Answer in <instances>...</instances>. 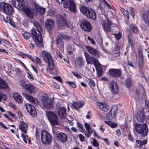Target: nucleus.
I'll use <instances>...</instances> for the list:
<instances>
[{
	"instance_id": "55",
	"label": "nucleus",
	"mask_w": 149,
	"mask_h": 149,
	"mask_svg": "<svg viewBox=\"0 0 149 149\" xmlns=\"http://www.w3.org/2000/svg\"><path fill=\"white\" fill-rule=\"evenodd\" d=\"M72 73L73 75L78 78H81L82 77L78 73L76 72H72Z\"/></svg>"
},
{
	"instance_id": "48",
	"label": "nucleus",
	"mask_w": 149,
	"mask_h": 149,
	"mask_svg": "<svg viewBox=\"0 0 149 149\" xmlns=\"http://www.w3.org/2000/svg\"><path fill=\"white\" fill-rule=\"evenodd\" d=\"M21 136L24 142L26 143H27V140L28 139L29 137L27 135H25L24 134L22 133L21 134Z\"/></svg>"
},
{
	"instance_id": "8",
	"label": "nucleus",
	"mask_w": 149,
	"mask_h": 149,
	"mask_svg": "<svg viewBox=\"0 0 149 149\" xmlns=\"http://www.w3.org/2000/svg\"><path fill=\"white\" fill-rule=\"evenodd\" d=\"M56 19L58 29H62L64 28L67 23L65 18L60 15H57L56 16Z\"/></svg>"
},
{
	"instance_id": "28",
	"label": "nucleus",
	"mask_w": 149,
	"mask_h": 149,
	"mask_svg": "<svg viewBox=\"0 0 149 149\" xmlns=\"http://www.w3.org/2000/svg\"><path fill=\"white\" fill-rule=\"evenodd\" d=\"M86 17L89 19L95 20L97 18V15L95 10L91 8Z\"/></svg>"
},
{
	"instance_id": "1",
	"label": "nucleus",
	"mask_w": 149,
	"mask_h": 149,
	"mask_svg": "<svg viewBox=\"0 0 149 149\" xmlns=\"http://www.w3.org/2000/svg\"><path fill=\"white\" fill-rule=\"evenodd\" d=\"M31 34L36 45L42 47L43 46L42 38L40 31L38 29H34L31 31Z\"/></svg>"
},
{
	"instance_id": "14",
	"label": "nucleus",
	"mask_w": 149,
	"mask_h": 149,
	"mask_svg": "<svg viewBox=\"0 0 149 149\" xmlns=\"http://www.w3.org/2000/svg\"><path fill=\"white\" fill-rule=\"evenodd\" d=\"M109 87L111 93L113 94H116L119 92V88L116 83L114 81H111L109 83Z\"/></svg>"
},
{
	"instance_id": "10",
	"label": "nucleus",
	"mask_w": 149,
	"mask_h": 149,
	"mask_svg": "<svg viewBox=\"0 0 149 149\" xmlns=\"http://www.w3.org/2000/svg\"><path fill=\"white\" fill-rule=\"evenodd\" d=\"M107 22H104L102 25L104 30L106 32L107 35L110 36L112 34V31H111L110 26L112 25L113 24L110 20L107 19Z\"/></svg>"
},
{
	"instance_id": "61",
	"label": "nucleus",
	"mask_w": 149,
	"mask_h": 149,
	"mask_svg": "<svg viewBox=\"0 0 149 149\" xmlns=\"http://www.w3.org/2000/svg\"><path fill=\"white\" fill-rule=\"evenodd\" d=\"M114 48L116 52H119L120 49V47L119 45H115Z\"/></svg>"
},
{
	"instance_id": "3",
	"label": "nucleus",
	"mask_w": 149,
	"mask_h": 149,
	"mask_svg": "<svg viewBox=\"0 0 149 149\" xmlns=\"http://www.w3.org/2000/svg\"><path fill=\"white\" fill-rule=\"evenodd\" d=\"M135 129L136 132L140 134L143 137H145L147 134L148 128L145 124H136Z\"/></svg>"
},
{
	"instance_id": "21",
	"label": "nucleus",
	"mask_w": 149,
	"mask_h": 149,
	"mask_svg": "<svg viewBox=\"0 0 149 149\" xmlns=\"http://www.w3.org/2000/svg\"><path fill=\"white\" fill-rule=\"evenodd\" d=\"M84 104V102L82 101H79L78 102L73 101L72 104V107L73 108L77 110L82 108Z\"/></svg>"
},
{
	"instance_id": "43",
	"label": "nucleus",
	"mask_w": 149,
	"mask_h": 149,
	"mask_svg": "<svg viewBox=\"0 0 149 149\" xmlns=\"http://www.w3.org/2000/svg\"><path fill=\"white\" fill-rule=\"evenodd\" d=\"M48 63L47 67L50 70H53L55 68V65L54 64L53 60L51 61H49L47 62Z\"/></svg>"
},
{
	"instance_id": "11",
	"label": "nucleus",
	"mask_w": 149,
	"mask_h": 149,
	"mask_svg": "<svg viewBox=\"0 0 149 149\" xmlns=\"http://www.w3.org/2000/svg\"><path fill=\"white\" fill-rule=\"evenodd\" d=\"M81 28L84 31L90 32L92 29V26L90 22L86 20H83L80 22Z\"/></svg>"
},
{
	"instance_id": "13",
	"label": "nucleus",
	"mask_w": 149,
	"mask_h": 149,
	"mask_svg": "<svg viewBox=\"0 0 149 149\" xmlns=\"http://www.w3.org/2000/svg\"><path fill=\"white\" fill-rule=\"evenodd\" d=\"M84 54L86 57V62L88 64L92 63L94 65L96 64H97L99 61L95 57L93 56H91L87 52H84Z\"/></svg>"
},
{
	"instance_id": "26",
	"label": "nucleus",
	"mask_w": 149,
	"mask_h": 149,
	"mask_svg": "<svg viewBox=\"0 0 149 149\" xmlns=\"http://www.w3.org/2000/svg\"><path fill=\"white\" fill-rule=\"evenodd\" d=\"M24 87L26 90V92L30 94L34 93L35 91V88L31 84H25Z\"/></svg>"
},
{
	"instance_id": "24",
	"label": "nucleus",
	"mask_w": 149,
	"mask_h": 149,
	"mask_svg": "<svg viewBox=\"0 0 149 149\" xmlns=\"http://www.w3.org/2000/svg\"><path fill=\"white\" fill-rule=\"evenodd\" d=\"M42 55L44 60L47 62L49 61H51L52 60V58L50 54L47 52L44 51L42 52Z\"/></svg>"
},
{
	"instance_id": "38",
	"label": "nucleus",
	"mask_w": 149,
	"mask_h": 149,
	"mask_svg": "<svg viewBox=\"0 0 149 149\" xmlns=\"http://www.w3.org/2000/svg\"><path fill=\"white\" fill-rule=\"evenodd\" d=\"M13 97L15 100L18 103H21L23 102L22 97L17 93H14Z\"/></svg>"
},
{
	"instance_id": "41",
	"label": "nucleus",
	"mask_w": 149,
	"mask_h": 149,
	"mask_svg": "<svg viewBox=\"0 0 149 149\" xmlns=\"http://www.w3.org/2000/svg\"><path fill=\"white\" fill-rule=\"evenodd\" d=\"M77 63L81 66L83 65L85 62L83 58L81 56L79 57L76 60Z\"/></svg>"
},
{
	"instance_id": "32",
	"label": "nucleus",
	"mask_w": 149,
	"mask_h": 149,
	"mask_svg": "<svg viewBox=\"0 0 149 149\" xmlns=\"http://www.w3.org/2000/svg\"><path fill=\"white\" fill-rule=\"evenodd\" d=\"M22 94L26 98L30 101L32 104H36L37 102V100L26 93H23Z\"/></svg>"
},
{
	"instance_id": "22",
	"label": "nucleus",
	"mask_w": 149,
	"mask_h": 149,
	"mask_svg": "<svg viewBox=\"0 0 149 149\" xmlns=\"http://www.w3.org/2000/svg\"><path fill=\"white\" fill-rule=\"evenodd\" d=\"M28 125L23 121L20 122V125L19 126V128L22 132L24 134H26L27 133L28 130Z\"/></svg>"
},
{
	"instance_id": "15",
	"label": "nucleus",
	"mask_w": 149,
	"mask_h": 149,
	"mask_svg": "<svg viewBox=\"0 0 149 149\" xmlns=\"http://www.w3.org/2000/svg\"><path fill=\"white\" fill-rule=\"evenodd\" d=\"M118 107L116 106H113L110 112L106 114V118L109 120L114 118L116 116V113L118 111Z\"/></svg>"
},
{
	"instance_id": "59",
	"label": "nucleus",
	"mask_w": 149,
	"mask_h": 149,
	"mask_svg": "<svg viewBox=\"0 0 149 149\" xmlns=\"http://www.w3.org/2000/svg\"><path fill=\"white\" fill-rule=\"evenodd\" d=\"M89 83V84H91L92 86H94L95 85V83L94 81L91 79H88Z\"/></svg>"
},
{
	"instance_id": "7",
	"label": "nucleus",
	"mask_w": 149,
	"mask_h": 149,
	"mask_svg": "<svg viewBox=\"0 0 149 149\" xmlns=\"http://www.w3.org/2000/svg\"><path fill=\"white\" fill-rule=\"evenodd\" d=\"M41 102L42 107L43 108H46L47 109H50L52 108L54 103L51 99L44 97H42Z\"/></svg>"
},
{
	"instance_id": "40",
	"label": "nucleus",
	"mask_w": 149,
	"mask_h": 149,
	"mask_svg": "<svg viewBox=\"0 0 149 149\" xmlns=\"http://www.w3.org/2000/svg\"><path fill=\"white\" fill-rule=\"evenodd\" d=\"M58 35L62 39L67 41L70 40L71 39V38L70 36L64 34L60 33Z\"/></svg>"
},
{
	"instance_id": "33",
	"label": "nucleus",
	"mask_w": 149,
	"mask_h": 149,
	"mask_svg": "<svg viewBox=\"0 0 149 149\" xmlns=\"http://www.w3.org/2000/svg\"><path fill=\"white\" fill-rule=\"evenodd\" d=\"M136 141L137 144L135 146V148H139L140 149H141V146L143 145H145L147 143V140H145L143 141L136 140Z\"/></svg>"
},
{
	"instance_id": "34",
	"label": "nucleus",
	"mask_w": 149,
	"mask_h": 149,
	"mask_svg": "<svg viewBox=\"0 0 149 149\" xmlns=\"http://www.w3.org/2000/svg\"><path fill=\"white\" fill-rule=\"evenodd\" d=\"M97 104L104 111L107 112L109 109V107L106 104H104L102 102H97Z\"/></svg>"
},
{
	"instance_id": "49",
	"label": "nucleus",
	"mask_w": 149,
	"mask_h": 149,
	"mask_svg": "<svg viewBox=\"0 0 149 149\" xmlns=\"http://www.w3.org/2000/svg\"><path fill=\"white\" fill-rule=\"evenodd\" d=\"M77 125L78 127L79 128L80 131L81 132H83L85 130V129L83 126L80 123L77 122Z\"/></svg>"
},
{
	"instance_id": "17",
	"label": "nucleus",
	"mask_w": 149,
	"mask_h": 149,
	"mask_svg": "<svg viewBox=\"0 0 149 149\" xmlns=\"http://www.w3.org/2000/svg\"><path fill=\"white\" fill-rule=\"evenodd\" d=\"M109 73L110 75L115 77H119L121 75V71L118 69H110Z\"/></svg>"
},
{
	"instance_id": "46",
	"label": "nucleus",
	"mask_w": 149,
	"mask_h": 149,
	"mask_svg": "<svg viewBox=\"0 0 149 149\" xmlns=\"http://www.w3.org/2000/svg\"><path fill=\"white\" fill-rule=\"evenodd\" d=\"M123 11V14L125 17H126L128 19L129 17V14L128 11L125 10L123 8H122L121 10Z\"/></svg>"
},
{
	"instance_id": "42",
	"label": "nucleus",
	"mask_w": 149,
	"mask_h": 149,
	"mask_svg": "<svg viewBox=\"0 0 149 149\" xmlns=\"http://www.w3.org/2000/svg\"><path fill=\"white\" fill-rule=\"evenodd\" d=\"M4 21L6 23H8L10 24L13 26L15 27L14 23L9 17H6V18L4 19Z\"/></svg>"
},
{
	"instance_id": "19",
	"label": "nucleus",
	"mask_w": 149,
	"mask_h": 149,
	"mask_svg": "<svg viewBox=\"0 0 149 149\" xmlns=\"http://www.w3.org/2000/svg\"><path fill=\"white\" fill-rule=\"evenodd\" d=\"M57 138L58 141L64 143L67 140V136L65 133L61 132L57 134Z\"/></svg>"
},
{
	"instance_id": "9",
	"label": "nucleus",
	"mask_w": 149,
	"mask_h": 149,
	"mask_svg": "<svg viewBox=\"0 0 149 149\" xmlns=\"http://www.w3.org/2000/svg\"><path fill=\"white\" fill-rule=\"evenodd\" d=\"M45 27L50 34L52 33V30L54 28V23L53 20L47 19L45 23Z\"/></svg>"
},
{
	"instance_id": "20",
	"label": "nucleus",
	"mask_w": 149,
	"mask_h": 149,
	"mask_svg": "<svg viewBox=\"0 0 149 149\" xmlns=\"http://www.w3.org/2000/svg\"><path fill=\"white\" fill-rule=\"evenodd\" d=\"M33 6L35 8L36 11L40 15H43L45 14L46 11L45 8L40 6L36 3H34Z\"/></svg>"
},
{
	"instance_id": "37",
	"label": "nucleus",
	"mask_w": 149,
	"mask_h": 149,
	"mask_svg": "<svg viewBox=\"0 0 149 149\" xmlns=\"http://www.w3.org/2000/svg\"><path fill=\"white\" fill-rule=\"evenodd\" d=\"M128 40L129 44L132 48L134 47V37L130 33L128 35Z\"/></svg>"
},
{
	"instance_id": "57",
	"label": "nucleus",
	"mask_w": 149,
	"mask_h": 149,
	"mask_svg": "<svg viewBox=\"0 0 149 149\" xmlns=\"http://www.w3.org/2000/svg\"><path fill=\"white\" fill-rule=\"evenodd\" d=\"M8 113L9 115L12 117L13 118L15 119V120H16V117L14 114L13 113L11 112L10 111H8Z\"/></svg>"
},
{
	"instance_id": "27",
	"label": "nucleus",
	"mask_w": 149,
	"mask_h": 149,
	"mask_svg": "<svg viewBox=\"0 0 149 149\" xmlns=\"http://www.w3.org/2000/svg\"><path fill=\"white\" fill-rule=\"evenodd\" d=\"M91 8H88L85 6L83 5L81 6L80 10L81 12L86 17Z\"/></svg>"
},
{
	"instance_id": "56",
	"label": "nucleus",
	"mask_w": 149,
	"mask_h": 149,
	"mask_svg": "<svg viewBox=\"0 0 149 149\" xmlns=\"http://www.w3.org/2000/svg\"><path fill=\"white\" fill-rule=\"evenodd\" d=\"M84 125L87 131L91 129V125L87 123H85Z\"/></svg>"
},
{
	"instance_id": "45",
	"label": "nucleus",
	"mask_w": 149,
	"mask_h": 149,
	"mask_svg": "<svg viewBox=\"0 0 149 149\" xmlns=\"http://www.w3.org/2000/svg\"><path fill=\"white\" fill-rule=\"evenodd\" d=\"M26 109L28 112L31 110H32V109H34V107L31 105V104L29 103H26L25 105Z\"/></svg>"
},
{
	"instance_id": "12",
	"label": "nucleus",
	"mask_w": 149,
	"mask_h": 149,
	"mask_svg": "<svg viewBox=\"0 0 149 149\" xmlns=\"http://www.w3.org/2000/svg\"><path fill=\"white\" fill-rule=\"evenodd\" d=\"M13 5L17 9L23 10L25 8V2L24 0H11Z\"/></svg>"
},
{
	"instance_id": "54",
	"label": "nucleus",
	"mask_w": 149,
	"mask_h": 149,
	"mask_svg": "<svg viewBox=\"0 0 149 149\" xmlns=\"http://www.w3.org/2000/svg\"><path fill=\"white\" fill-rule=\"evenodd\" d=\"M67 83L70 86L72 87L73 88H75L76 87V84L73 82L68 81L67 82Z\"/></svg>"
},
{
	"instance_id": "53",
	"label": "nucleus",
	"mask_w": 149,
	"mask_h": 149,
	"mask_svg": "<svg viewBox=\"0 0 149 149\" xmlns=\"http://www.w3.org/2000/svg\"><path fill=\"white\" fill-rule=\"evenodd\" d=\"M33 25L37 28L41 29V27L39 23L36 21H35L33 23Z\"/></svg>"
},
{
	"instance_id": "18",
	"label": "nucleus",
	"mask_w": 149,
	"mask_h": 149,
	"mask_svg": "<svg viewBox=\"0 0 149 149\" xmlns=\"http://www.w3.org/2000/svg\"><path fill=\"white\" fill-rule=\"evenodd\" d=\"M145 118L143 111L141 110L137 112L136 116V118L138 122L139 123H143L145 120Z\"/></svg>"
},
{
	"instance_id": "39",
	"label": "nucleus",
	"mask_w": 149,
	"mask_h": 149,
	"mask_svg": "<svg viewBox=\"0 0 149 149\" xmlns=\"http://www.w3.org/2000/svg\"><path fill=\"white\" fill-rule=\"evenodd\" d=\"M126 85L127 88H130L132 85V78L131 77H128L126 79Z\"/></svg>"
},
{
	"instance_id": "29",
	"label": "nucleus",
	"mask_w": 149,
	"mask_h": 149,
	"mask_svg": "<svg viewBox=\"0 0 149 149\" xmlns=\"http://www.w3.org/2000/svg\"><path fill=\"white\" fill-rule=\"evenodd\" d=\"M142 17L144 23L149 26V9L146 13L143 14Z\"/></svg>"
},
{
	"instance_id": "60",
	"label": "nucleus",
	"mask_w": 149,
	"mask_h": 149,
	"mask_svg": "<svg viewBox=\"0 0 149 149\" xmlns=\"http://www.w3.org/2000/svg\"><path fill=\"white\" fill-rule=\"evenodd\" d=\"M128 139L130 141L132 142H134V141L135 140L134 139H133V137L130 134H128Z\"/></svg>"
},
{
	"instance_id": "25",
	"label": "nucleus",
	"mask_w": 149,
	"mask_h": 149,
	"mask_svg": "<svg viewBox=\"0 0 149 149\" xmlns=\"http://www.w3.org/2000/svg\"><path fill=\"white\" fill-rule=\"evenodd\" d=\"M138 55L139 57V66L140 68H141L143 66V62L144 61V58L142 51H139L138 52Z\"/></svg>"
},
{
	"instance_id": "47",
	"label": "nucleus",
	"mask_w": 149,
	"mask_h": 149,
	"mask_svg": "<svg viewBox=\"0 0 149 149\" xmlns=\"http://www.w3.org/2000/svg\"><path fill=\"white\" fill-rule=\"evenodd\" d=\"M23 36L25 39L28 40L31 37L30 34L27 32L24 33L23 34Z\"/></svg>"
},
{
	"instance_id": "6",
	"label": "nucleus",
	"mask_w": 149,
	"mask_h": 149,
	"mask_svg": "<svg viewBox=\"0 0 149 149\" xmlns=\"http://www.w3.org/2000/svg\"><path fill=\"white\" fill-rule=\"evenodd\" d=\"M63 3L65 8H68L73 13L76 12V5L73 0H64Z\"/></svg>"
},
{
	"instance_id": "2",
	"label": "nucleus",
	"mask_w": 149,
	"mask_h": 149,
	"mask_svg": "<svg viewBox=\"0 0 149 149\" xmlns=\"http://www.w3.org/2000/svg\"><path fill=\"white\" fill-rule=\"evenodd\" d=\"M45 115L52 125H59L58 117L55 112L51 111H47L45 112Z\"/></svg>"
},
{
	"instance_id": "52",
	"label": "nucleus",
	"mask_w": 149,
	"mask_h": 149,
	"mask_svg": "<svg viewBox=\"0 0 149 149\" xmlns=\"http://www.w3.org/2000/svg\"><path fill=\"white\" fill-rule=\"evenodd\" d=\"M121 34L120 32H118V33H114V36L117 40H119L120 39L121 37Z\"/></svg>"
},
{
	"instance_id": "5",
	"label": "nucleus",
	"mask_w": 149,
	"mask_h": 149,
	"mask_svg": "<svg viewBox=\"0 0 149 149\" xmlns=\"http://www.w3.org/2000/svg\"><path fill=\"white\" fill-rule=\"evenodd\" d=\"M0 10L8 15H11L14 12L12 6L4 2L0 3Z\"/></svg>"
},
{
	"instance_id": "23",
	"label": "nucleus",
	"mask_w": 149,
	"mask_h": 149,
	"mask_svg": "<svg viewBox=\"0 0 149 149\" xmlns=\"http://www.w3.org/2000/svg\"><path fill=\"white\" fill-rule=\"evenodd\" d=\"M24 12L27 16L30 19L33 18L34 11L30 8H26L24 10Z\"/></svg>"
},
{
	"instance_id": "64",
	"label": "nucleus",
	"mask_w": 149,
	"mask_h": 149,
	"mask_svg": "<svg viewBox=\"0 0 149 149\" xmlns=\"http://www.w3.org/2000/svg\"><path fill=\"white\" fill-rule=\"evenodd\" d=\"M35 61H36V63H37L40 64L42 62V61H41V59H40V58H39L38 57H36V60H35Z\"/></svg>"
},
{
	"instance_id": "16",
	"label": "nucleus",
	"mask_w": 149,
	"mask_h": 149,
	"mask_svg": "<svg viewBox=\"0 0 149 149\" xmlns=\"http://www.w3.org/2000/svg\"><path fill=\"white\" fill-rule=\"evenodd\" d=\"M85 47L87 50L88 52L92 55L97 58L100 57V54L97 50L88 46H85Z\"/></svg>"
},
{
	"instance_id": "44",
	"label": "nucleus",
	"mask_w": 149,
	"mask_h": 149,
	"mask_svg": "<svg viewBox=\"0 0 149 149\" xmlns=\"http://www.w3.org/2000/svg\"><path fill=\"white\" fill-rule=\"evenodd\" d=\"M130 29H131L133 32L137 33L138 31V29L136 26L134 24H132L130 25Z\"/></svg>"
},
{
	"instance_id": "63",
	"label": "nucleus",
	"mask_w": 149,
	"mask_h": 149,
	"mask_svg": "<svg viewBox=\"0 0 149 149\" xmlns=\"http://www.w3.org/2000/svg\"><path fill=\"white\" fill-rule=\"evenodd\" d=\"M36 139H40V136L39 135V132L37 131V130H36Z\"/></svg>"
},
{
	"instance_id": "30",
	"label": "nucleus",
	"mask_w": 149,
	"mask_h": 149,
	"mask_svg": "<svg viewBox=\"0 0 149 149\" xmlns=\"http://www.w3.org/2000/svg\"><path fill=\"white\" fill-rule=\"evenodd\" d=\"M66 109L64 107H60L58 109L57 113L59 116L61 118H65Z\"/></svg>"
},
{
	"instance_id": "50",
	"label": "nucleus",
	"mask_w": 149,
	"mask_h": 149,
	"mask_svg": "<svg viewBox=\"0 0 149 149\" xmlns=\"http://www.w3.org/2000/svg\"><path fill=\"white\" fill-rule=\"evenodd\" d=\"M29 113L33 116H34L37 114L36 110L34 107V109H32V110H30Z\"/></svg>"
},
{
	"instance_id": "4",
	"label": "nucleus",
	"mask_w": 149,
	"mask_h": 149,
	"mask_svg": "<svg viewBox=\"0 0 149 149\" xmlns=\"http://www.w3.org/2000/svg\"><path fill=\"white\" fill-rule=\"evenodd\" d=\"M41 136L42 142L45 144L48 145L52 141L51 135L47 131L42 130L41 131Z\"/></svg>"
},
{
	"instance_id": "36",
	"label": "nucleus",
	"mask_w": 149,
	"mask_h": 149,
	"mask_svg": "<svg viewBox=\"0 0 149 149\" xmlns=\"http://www.w3.org/2000/svg\"><path fill=\"white\" fill-rule=\"evenodd\" d=\"M8 88L6 81L0 77V89H7Z\"/></svg>"
},
{
	"instance_id": "58",
	"label": "nucleus",
	"mask_w": 149,
	"mask_h": 149,
	"mask_svg": "<svg viewBox=\"0 0 149 149\" xmlns=\"http://www.w3.org/2000/svg\"><path fill=\"white\" fill-rule=\"evenodd\" d=\"M110 126L111 128H114L117 127L118 126V125L116 123L112 122Z\"/></svg>"
},
{
	"instance_id": "31",
	"label": "nucleus",
	"mask_w": 149,
	"mask_h": 149,
	"mask_svg": "<svg viewBox=\"0 0 149 149\" xmlns=\"http://www.w3.org/2000/svg\"><path fill=\"white\" fill-rule=\"evenodd\" d=\"M56 43L58 47L59 48L62 49L64 46V42L62 40V39L58 35L56 40Z\"/></svg>"
},
{
	"instance_id": "35",
	"label": "nucleus",
	"mask_w": 149,
	"mask_h": 149,
	"mask_svg": "<svg viewBox=\"0 0 149 149\" xmlns=\"http://www.w3.org/2000/svg\"><path fill=\"white\" fill-rule=\"evenodd\" d=\"M95 66L96 68L98 76L100 77L101 76L102 72V68L99 62L97 63V64H96Z\"/></svg>"
},
{
	"instance_id": "51",
	"label": "nucleus",
	"mask_w": 149,
	"mask_h": 149,
	"mask_svg": "<svg viewBox=\"0 0 149 149\" xmlns=\"http://www.w3.org/2000/svg\"><path fill=\"white\" fill-rule=\"evenodd\" d=\"M92 143L94 146L97 147H98L99 145V143L95 138L93 139V141Z\"/></svg>"
},
{
	"instance_id": "62",
	"label": "nucleus",
	"mask_w": 149,
	"mask_h": 149,
	"mask_svg": "<svg viewBox=\"0 0 149 149\" xmlns=\"http://www.w3.org/2000/svg\"><path fill=\"white\" fill-rule=\"evenodd\" d=\"M79 140L81 141H84V136L82 134H79Z\"/></svg>"
}]
</instances>
